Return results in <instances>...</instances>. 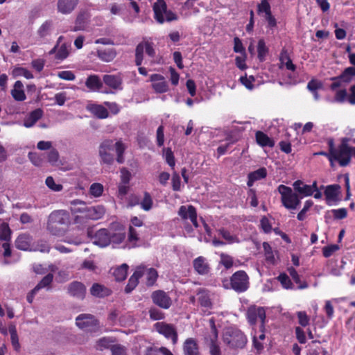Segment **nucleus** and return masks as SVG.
Listing matches in <instances>:
<instances>
[{"instance_id": "f257e3e1", "label": "nucleus", "mask_w": 355, "mask_h": 355, "mask_svg": "<svg viewBox=\"0 0 355 355\" xmlns=\"http://www.w3.org/2000/svg\"><path fill=\"white\" fill-rule=\"evenodd\" d=\"M115 147L116 153L117 155L116 161L119 164L124 162L123 153L125 150V146L121 141H116L114 144L111 139H106L103 141L99 146L98 153L101 162L107 164H111L114 162V155L112 151Z\"/></svg>"}, {"instance_id": "f03ea898", "label": "nucleus", "mask_w": 355, "mask_h": 355, "mask_svg": "<svg viewBox=\"0 0 355 355\" xmlns=\"http://www.w3.org/2000/svg\"><path fill=\"white\" fill-rule=\"evenodd\" d=\"M70 223L69 214L64 210H55L48 217L46 229L55 236L62 235Z\"/></svg>"}, {"instance_id": "7ed1b4c3", "label": "nucleus", "mask_w": 355, "mask_h": 355, "mask_svg": "<svg viewBox=\"0 0 355 355\" xmlns=\"http://www.w3.org/2000/svg\"><path fill=\"white\" fill-rule=\"evenodd\" d=\"M349 139L343 138L338 150L334 148V141L330 139L328 142L329 146V160L333 166L334 161H338L341 166H345L349 163Z\"/></svg>"}, {"instance_id": "20e7f679", "label": "nucleus", "mask_w": 355, "mask_h": 355, "mask_svg": "<svg viewBox=\"0 0 355 355\" xmlns=\"http://www.w3.org/2000/svg\"><path fill=\"white\" fill-rule=\"evenodd\" d=\"M225 289H233L237 293H243L249 288V277L243 270L234 272L228 280L225 279L222 282Z\"/></svg>"}, {"instance_id": "39448f33", "label": "nucleus", "mask_w": 355, "mask_h": 355, "mask_svg": "<svg viewBox=\"0 0 355 355\" xmlns=\"http://www.w3.org/2000/svg\"><path fill=\"white\" fill-rule=\"evenodd\" d=\"M224 343L232 349L243 348L247 343L245 336L238 329L226 328L223 334Z\"/></svg>"}, {"instance_id": "423d86ee", "label": "nucleus", "mask_w": 355, "mask_h": 355, "mask_svg": "<svg viewBox=\"0 0 355 355\" xmlns=\"http://www.w3.org/2000/svg\"><path fill=\"white\" fill-rule=\"evenodd\" d=\"M278 191L282 196V202L286 209H297V206L300 204V200L291 188L281 184L278 187Z\"/></svg>"}, {"instance_id": "0eeeda50", "label": "nucleus", "mask_w": 355, "mask_h": 355, "mask_svg": "<svg viewBox=\"0 0 355 355\" xmlns=\"http://www.w3.org/2000/svg\"><path fill=\"white\" fill-rule=\"evenodd\" d=\"M155 19L159 24L165 21H171L177 19V16L173 12L167 10L164 0H157L153 5Z\"/></svg>"}, {"instance_id": "6e6552de", "label": "nucleus", "mask_w": 355, "mask_h": 355, "mask_svg": "<svg viewBox=\"0 0 355 355\" xmlns=\"http://www.w3.org/2000/svg\"><path fill=\"white\" fill-rule=\"evenodd\" d=\"M76 325L83 331L96 332L100 330L98 320L92 314H80L76 318Z\"/></svg>"}, {"instance_id": "1a4fd4ad", "label": "nucleus", "mask_w": 355, "mask_h": 355, "mask_svg": "<svg viewBox=\"0 0 355 355\" xmlns=\"http://www.w3.org/2000/svg\"><path fill=\"white\" fill-rule=\"evenodd\" d=\"M246 317L251 325H254L258 320L261 322L260 328L263 329L266 322V311L263 307L250 306L246 312Z\"/></svg>"}, {"instance_id": "9d476101", "label": "nucleus", "mask_w": 355, "mask_h": 355, "mask_svg": "<svg viewBox=\"0 0 355 355\" xmlns=\"http://www.w3.org/2000/svg\"><path fill=\"white\" fill-rule=\"evenodd\" d=\"M155 329L166 338L171 339L173 345L176 344L178 341V332L173 324L164 322H158L155 324Z\"/></svg>"}, {"instance_id": "9b49d317", "label": "nucleus", "mask_w": 355, "mask_h": 355, "mask_svg": "<svg viewBox=\"0 0 355 355\" xmlns=\"http://www.w3.org/2000/svg\"><path fill=\"white\" fill-rule=\"evenodd\" d=\"M151 297L155 304L160 308L168 309L172 304V300L168 295L163 291H154Z\"/></svg>"}, {"instance_id": "f8f14e48", "label": "nucleus", "mask_w": 355, "mask_h": 355, "mask_svg": "<svg viewBox=\"0 0 355 355\" xmlns=\"http://www.w3.org/2000/svg\"><path fill=\"white\" fill-rule=\"evenodd\" d=\"M178 214L182 220H185L189 219L196 227H198V223L197 221V212L196 208L193 206H180L178 211Z\"/></svg>"}, {"instance_id": "ddd939ff", "label": "nucleus", "mask_w": 355, "mask_h": 355, "mask_svg": "<svg viewBox=\"0 0 355 355\" xmlns=\"http://www.w3.org/2000/svg\"><path fill=\"white\" fill-rule=\"evenodd\" d=\"M67 293L75 298L83 300L85 296L86 288L83 283L75 281L67 286Z\"/></svg>"}, {"instance_id": "4468645a", "label": "nucleus", "mask_w": 355, "mask_h": 355, "mask_svg": "<svg viewBox=\"0 0 355 355\" xmlns=\"http://www.w3.org/2000/svg\"><path fill=\"white\" fill-rule=\"evenodd\" d=\"M33 241V238L31 234L23 233L17 237L15 241V245L20 250L31 251Z\"/></svg>"}, {"instance_id": "2eb2a0df", "label": "nucleus", "mask_w": 355, "mask_h": 355, "mask_svg": "<svg viewBox=\"0 0 355 355\" xmlns=\"http://www.w3.org/2000/svg\"><path fill=\"white\" fill-rule=\"evenodd\" d=\"M150 80L153 82L152 87L157 93H164L168 90V86L164 77L160 74H152Z\"/></svg>"}, {"instance_id": "dca6fc26", "label": "nucleus", "mask_w": 355, "mask_h": 355, "mask_svg": "<svg viewBox=\"0 0 355 355\" xmlns=\"http://www.w3.org/2000/svg\"><path fill=\"white\" fill-rule=\"evenodd\" d=\"M145 274V267L139 266L128 280V283L125 286V291L127 293H130L137 285L139 279Z\"/></svg>"}, {"instance_id": "f3484780", "label": "nucleus", "mask_w": 355, "mask_h": 355, "mask_svg": "<svg viewBox=\"0 0 355 355\" xmlns=\"http://www.w3.org/2000/svg\"><path fill=\"white\" fill-rule=\"evenodd\" d=\"M110 232L106 229L97 231L93 238V243L100 247H106L110 243Z\"/></svg>"}, {"instance_id": "a211bd4d", "label": "nucleus", "mask_w": 355, "mask_h": 355, "mask_svg": "<svg viewBox=\"0 0 355 355\" xmlns=\"http://www.w3.org/2000/svg\"><path fill=\"white\" fill-rule=\"evenodd\" d=\"M105 213V209L102 205H97L87 207L86 214L83 217L90 220H98L101 218Z\"/></svg>"}, {"instance_id": "6ab92c4d", "label": "nucleus", "mask_w": 355, "mask_h": 355, "mask_svg": "<svg viewBox=\"0 0 355 355\" xmlns=\"http://www.w3.org/2000/svg\"><path fill=\"white\" fill-rule=\"evenodd\" d=\"M104 83L108 87L116 89H122V79L120 76L118 75H104L103 77Z\"/></svg>"}, {"instance_id": "aec40b11", "label": "nucleus", "mask_w": 355, "mask_h": 355, "mask_svg": "<svg viewBox=\"0 0 355 355\" xmlns=\"http://www.w3.org/2000/svg\"><path fill=\"white\" fill-rule=\"evenodd\" d=\"M96 55L101 60L110 62L116 58L117 52L114 48L100 49L97 50Z\"/></svg>"}, {"instance_id": "412c9836", "label": "nucleus", "mask_w": 355, "mask_h": 355, "mask_svg": "<svg viewBox=\"0 0 355 355\" xmlns=\"http://www.w3.org/2000/svg\"><path fill=\"white\" fill-rule=\"evenodd\" d=\"M195 270L200 275H206L209 271V266L203 257H198L193 261Z\"/></svg>"}, {"instance_id": "4be33fe9", "label": "nucleus", "mask_w": 355, "mask_h": 355, "mask_svg": "<svg viewBox=\"0 0 355 355\" xmlns=\"http://www.w3.org/2000/svg\"><path fill=\"white\" fill-rule=\"evenodd\" d=\"M78 0H58V9L62 14L72 12L77 6Z\"/></svg>"}, {"instance_id": "5701e85b", "label": "nucleus", "mask_w": 355, "mask_h": 355, "mask_svg": "<svg viewBox=\"0 0 355 355\" xmlns=\"http://www.w3.org/2000/svg\"><path fill=\"white\" fill-rule=\"evenodd\" d=\"M87 110L98 119H106L108 117V111L101 105L89 104L87 106Z\"/></svg>"}, {"instance_id": "b1692460", "label": "nucleus", "mask_w": 355, "mask_h": 355, "mask_svg": "<svg viewBox=\"0 0 355 355\" xmlns=\"http://www.w3.org/2000/svg\"><path fill=\"white\" fill-rule=\"evenodd\" d=\"M11 95L15 101H23L26 96L24 91V85L20 80L14 84V88L11 90Z\"/></svg>"}, {"instance_id": "393cba45", "label": "nucleus", "mask_w": 355, "mask_h": 355, "mask_svg": "<svg viewBox=\"0 0 355 355\" xmlns=\"http://www.w3.org/2000/svg\"><path fill=\"white\" fill-rule=\"evenodd\" d=\"M183 350L184 355H200L198 345L193 338H188L185 340Z\"/></svg>"}, {"instance_id": "a878e982", "label": "nucleus", "mask_w": 355, "mask_h": 355, "mask_svg": "<svg viewBox=\"0 0 355 355\" xmlns=\"http://www.w3.org/2000/svg\"><path fill=\"white\" fill-rule=\"evenodd\" d=\"M85 85L90 90L96 91L101 89L103 83L97 75H90L85 81Z\"/></svg>"}, {"instance_id": "bb28decb", "label": "nucleus", "mask_w": 355, "mask_h": 355, "mask_svg": "<svg viewBox=\"0 0 355 355\" xmlns=\"http://www.w3.org/2000/svg\"><path fill=\"white\" fill-rule=\"evenodd\" d=\"M90 293L97 297H104L110 293V291L104 286L95 283L90 288Z\"/></svg>"}, {"instance_id": "cd10ccee", "label": "nucleus", "mask_w": 355, "mask_h": 355, "mask_svg": "<svg viewBox=\"0 0 355 355\" xmlns=\"http://www.w3.org/2000/svg\"><path fill=\"white\" fill-rule=\"evenodd\" d=\"M70 209L72 214H83V216L86 214L87 207L84 201L80 200H73L69 202Z\"/></svg>"}, {"instance_id": "c85d7f7f", "label": "nucleus", "mask_w": 355, "mask_h": 355, "mask_svg": "<svg viewBox=\"0 0 355 355\" xmlns=\"http://www.w3.org/2000/svg\"><path fill=\"white\" fill-rule=\"evenodd\" d=\"M256 141L262 147H273L275 142L266 134L261 131H257L255 134Z\"/></svg>"}, {"instance_id": "c756f323", "label": "nucleus", "mask_w": 355, "mask_h": 355, "mask_svg": "<svg viewBox=\"0 0 355 355\" xmlns=\"http://www.w3.org/2000/svg\"><path fill=\"white\" fill-rule=\"evenodd\" d=\"M70 51L71 43L63 42L62 41L58 48V53H56L55 58L60 60L66 59L69 56Z\"/></svg>"}, {"instance_id": "7c9ffc66", "label": "nucleus", "mask_w": 355, "mask_h": 355, "mask_svg": "<svg viewBox=\"0 0 355 355\" xmlns=\"http://www.w3.org/2000/svg\"><path fill=\"white\" fill-rule=\"evenodd\" d=\"M293 187L295 191L304 196H311L313 194L312 187L304 184L302 181L297 180L293 183Z\"/></svg>"}, {"instance_id": "2f4dec72", "label": "nucleus", "mask_w": 355, "mask_h": 355, "mask_svg": "<svg viewBox=\"0 0 355 355\" xmlns=\"http://www.w3.org/2000/svg\"><path fill=\"white\" fill-rule=\"evenodd\" d=\"M43 112L41 109H36L31 112L24 121V126L32 127L42 116Z\"/></svg>"}, {"instance_id": "473e14b6", "label": "nucleus", "mask_w": 355, "mask_h": 355, "mask_svg": "<svg viewBox=\"0 0 355 355\" xmlns=\"http://www.w3.org/2000/svg\"><path fill=\"white\" fill-rule=\"evenodd\" d=\"M197 295L198 302L202 306L206 308L211 307V302L209 292L207 290L202 288L199 289L197 293Z\"/></svg>"}, {"instance_id": "72a5a7b5", "label": "nucleus", "mask_w": 355, "mask_h": 355, "mask_svg": "<svg viewBox=\"0 0 355 355\" xmlns=\"http://www.w3.org/2000/svg\"><path fill=\"white\" fill-rule=\"evenodd\" d=\"M267 175L265 168H259L248 175V186L252 187L253 183L259 180L264 178Z\"/></svg>"}, {"instance_id": "f704fd0d", "label": "nucleus", "mask_w": 355, "mask_h": 355, "mask_svg": "<svg viewBox=\"0 0 355 355\" xmlns=\"http://www.w3.org/2000/svg\"><path fill=\"white\" fill-rule=\"evenodd\" d=\"M114 340L110 337H103L96 341L94 348L98 351L112 347Z\"/></svg>"}, {"instance_id": "c9c22d12", "label": "nucleus", "mask_w": 355, "mask_h": 355, "mask_svg": "<svg viewBox=\"0 0 355 355\" xmlns=\"http://www.w3.org/2000/svg\"><path fill=\"white\" fill-rule=\"evenodd\" d=\"M340 187L338 184L329 185L326 187L324 195L328 200H335L339 193Z\"/></svg>"}, {"instance_id": "e433bc0d", "label": "nucleus", "mask_w": 355, "mask_h": 355, "mask_svg": "<svg viewBox=\"0 0 355 355\" xmlns=\"http://www.w3.org/2000/svg\"><path fill=\"white\" fill-rule=\"evenodd\" d=\"M50 249L51 247L46 241L39 240L37 242L33 241L31 251H39L43 253H48L49 252Z\"/></svg>"}, {"instance_id": "4c0bfd02", "label": "nucleus", "mask_w": 355, "mask_h": 355, "mask_svg": "<svg viewBox=\"0 0 355 355\" xmlns=\"http://www.w3.org/2000/svg\"><path fill=\"white\" fill-rule=\"evenodd\" d=\"M12 231L6 223L0 225V240L5 242H10L11 239Z\"/></svg>"}, {"instance_id": "58836bf2", "label": "nucleus", "mask_w": 355, "mask_h": 355, "mask_svg": "<svg viewBox=\"0 0 355 355\" xmlns=\"http://www.w3.org/2000/svg\"><path fill=\"white\" fill-rule=\"evenodd\" d=\"M209 324L211 327L210 333L205 338L209 343V345L212 343H218V331L216 328L214 320L213 319L209 320Z\"/></svg>"}, {"instance_id": "ea45409f", "label": "nucleus", "mask_w": 355, "mask_h": 355, "mask_svg": "<svg viewBox=\"0 0 355 355\" xmlns=\"http://www.w3.org/2000/svg\"><path fill=\"white\" fill-rule=\"evenodd\" d=\"M128 266L127 264L123 263L121 266L114 269L113 275L116 281H123L126 278Z\"/></svg>"}, {"instance_id": "a19ab883", "label": "nucleus", "mask_w": 355, "mask_h": 355, "mask_svg": "<svg viewBox=\"0 0 355 355\" xmlns=\"http://www.w3.org/2000/svg\"><path fill=\"white\" fill-rule=\"evenodd\" d=\"M87 15L85 13H80L78 15L76 20V24L73 28V31H77L84 30L87 24Z\"/></svg>"}, {"instance_id": "79ce46f5", "label": "nucleus", "mask_w": 355, "mask_h": 355, "mask_svg": "<svg viewBox=\"0 0 355 355\" xmlns=\"http://www.w3.org/2000/svg\"><path fill=\"white\" fill-rule=\"evenodd\" d=\"M145 43L140 42L135 49V63L137 66H140L144 60Z\"/></svg>"}, {"instance_id": "37998d69", "label": "nucleus", "mask_w": 355, "mask_h": 355, "mask_svg": "<svg viewBox=\"0 0 355 355\" xmlns=\"http://www.w3.org/2000/svg\"><path fill=\"white\" fill-rule=\"evenodd\" d=\"M218 232L228 243L239 242V239L236 236L231 234L229 231L224 228L218 230Z\"/></svg>"}, {"instance_id": "c03bdc74", "label": "nucleus", "mask_w": 355, "mask_h": 355, "mask_svg": "<svg viewBox=\"0 0 355 355\" xmlns=\"http://www.w3.org/2000/svg\"><path fill=\"white\" fill-rule=\"evenodd\" d=\"M53 279V275L52 273H49L42 278V279L37 284L35 288L38 291L44 288H47V289H49V286L51 284Z\"/></svg>"}, {"instance_id": "a18cd8bd", "label": "nucleus", "mask_w": 355, "mask_h": 355, "mask_svg": "<svg viewBox=\"0 0 355 355\" xmlns=\"http://www.w3.org/2000/svg\"><path fill=\"white\" fill-rule=\"evenodd\" d=\"M146 355H173L166 347L150 348L147 350Z\"/></svg>"}, {"instance_id": "49530a36", "label": "nucleus", "mask_w": 355, "mask_h": 355, "mask_svg": "<svg viewBox=\"0 0 355 355\" xmlns=\"http://www.w3.org/2000/svg\"><path fill=\"white\" fill-rule=\"evenodd\" d=\"M355 76V67H349L346 68L340 78L343 80V82L349 83L351 81L353 77Z\"/></svg>"}, {"instance_id": "de8ad7c7", "label": "nucleus", "mask_w": 355, "mask_h": 355, "mask_svg": "<svg viewBox=\"0 0 355 355\" xmlns=\"http://www.w3.org/2000/svg\"><path fill=\"white\" fill-rule=\"evenodd\" d=\"M258 58L260 61H263L268 49L266 46L265 42L263 39L259 40L257 46Z\"/></svg>"}, {"instance_id": "09e8293b", "label": "nucleus", "mask_w": 355, "mask_h": 355, "mask_svg": "<svg viewBox=\"0 0 355 355\" xmlns=\"http://www.w3.org/2000/svg\"><path fill=\"white\" fill-rule=\"evenodd\" d=\"M146 270L147 275V285L153 286L157 280V272L155 269L150 268L148 269L145 268V271Z\"/></svg>"}, {"instance_id": "8fccbe9b", "label": "nucleus", "mask_w": 355, "mask_h": 355, "mask_svg": "<svg viewBox=\"0 0 355 355\" xmlns=\"http://www.w3.org/2000/svg\"><path fill=\"white\" fill-rule=\"evenodd\" d=\"M52 27V23L50 21H46L41 25L37 31L38 35L41 37H44L49 34Z\"/></svg>"}, {"instance_id": "3c124183", "label": "nucleus", "mask_w": 355, "mask_h": 355, "mask_svg": "<svg viewBox=\"0 0 355 355\" xmlns=\"http://www.w3.org/2000/svg\"><path fill=\"white\" fill-rule=\"evenodd\" d=\"M48 161L53 166L59 164V153L55 148H51L48 153Z\"/></svg>"}, {"instance_id": "603ef678", "label": "nucleus", "mask_w": 355, "mask_h": 355, "mask_svg": "<svg viewBox=\"0 0 355 355\" xmlns=\"http://www.w3.org/2000/svg\"><path fill=\"white\" fill-rule=\"evenodd\" d=\"M141 208L145 211H149L153 206V200L148 192L144 193V196L140 203Z\"/></svg>"}, {"instance_id": "864d4df0", "label": "nucleus", "mask_w": 355, "mask_h": 355, "mask_svg": "<svg viewBox=\"0 0 355 355\" xmlns=\"http://www.w3.org/2000/svg\"><path fill=\"white\" fill-rule=\"evenodd\" d=\"M45 183L50 189L54 191H60L63 188L62 184H56L54 181V179L51 176L46 178Z\"/></svg>"}, {"instance_id": "5fc2aeb1", "label": "nucleus", "mask_w": 355, "mask_h": 355, "mask_svg": "<svg viewBox=\"0 0 355 355\" xmlns=\"http://www.w3.org/2000/svg\"><path fill=\"white\" fill-rule=\"evenodd\" d=\"M13 74L16 76H24L27 79L33 78V75L28 69L22 67L16 68L13 71Z\"/></svg>"}, {"instance_id": "6e6d98bb", "label": "nucleus", "mask_w": 355, "mask_h": 355, "mask_svg": "<svg viewBox=\"0 0 355 355\" xmlns=\"http://www.w3.org/2000/svg\"><path fill=\"white\" fill-rule=\"evenodd\" d=\"M125 237V234L124 232L110 233V243L119 244L124 240Z\"/></svg>"}, {"instance_id": "4d7b16f0", "label": "nucleus", "mask_w": 355, "mask_h": 355, "mask_svg": "<svg viewBox=\"0 0 355 355\" xmlns=\"http://www.w3.org/2000/svg\"><path fill=\"white\" fill-rule=\"evenodd\" d=\"M263 248L265 252L266 259L267 261H270V263H274L275 261V257L273 255V252L272 251V248L269 243L264 242L263 243Z\"/></svg>"}, {"instance_id": "13d9d810", "label": "nucleus", "mask_w": 355, "mask_h": 355, "mask_svg": "<svg viewBox=\"0 0 355 355\" xmlns=\"http://www.w3.org/2000/svg\"><path fill=\"white\" fill-rule=\"evenodd\" d=\"M103 191L102 184L99 183H94L90 186L89 192L91 195L95 197H99L101 196Z\"/></svg>"}, {"instance_id": "bf43d9fd", "label": "nucleus", "mask_w": 355, "mask_h": 355, "mask_svg": "<svg viewBox=\"0 0 355 355\" xmlns=\"http://www.w3.org/2000/svg\"><path fill=\"white\" fill-rule=\"evenodd\" d=\"M220 263L224 266L226 269H229L233 266V259L230 255L222 253Z\"/></svg>"}, {"instance_id": "052dcab7", "label": "nucleus", "mask_w": 355, "mask_h": 355, "mask_svg": "<svg viewBox=\"0 0 355 355\" xmlns=\"http://www.w3.org/2000/svg\"><path fill=\"white\" fill-rule=\"evenodd\" d=\"M28 159L35 166H41L43 162L42 158L36 153H29L28 155Z\"/></svg>"}, {"instance_id": "680f3d73", "label": "nucleus", "mask_w": 355, "mask_h": 355, "mask_svg": "<svg viewBox=\"0 0 355 355\" xmlns=\"http://www.w3.org/2000/svg\"><path fill=\"white\" fill-rule=\"evenodd\" d=\"M339 249V246L338 245H330L323 248L322 252L324 257L327 258L331 257L334 252L337 251Z\"/></svg>"}, {"instance_id": "e2e57ef3", "label": "nucleus", "mask_w": 355, "mask_h": 355, "mask_svg": "<svg viewBox=\"0 0 355 355\" xmlns=\"http://www.w3.org/2000/svg\"><path fill=\"white\" fill-rule=\"evenodd\" d=\"M149 314L150 318L154 320H161L164 317V313L157 308H151L149 310Z\"/></svg>"}, {"instance_id": "0e129e2a", "label": "nucleus", "mask_w": 355, "mask_h": 355, "mask_svg": "<svg viewBox=\"0 0 355 355\" xmlns=\"http://www.w3.org/2000/svg\"><path fill=\"white\" fill-rule=\"evenodd\" d=\"M299 324L302 327H306L309 323V317L304 311H298L297 313Z\"/></svg>"}, {"instance_id": "69168bd1", "label": "nucleus", "mask_w": 355, "mask_h": 355, "mask_svg": "<svg viewBox=\"0 0 355 355\" xmlns=\"http://www.w3.org/2000/svg\"><path fill=\"white\" fill-rule=\"evenodd\" d=\"M313 205L311 200H307L305 202L303 209L298 213L297 219L299 220H303L305 218V214L310 207Z\"/></svg>"}, {"instance_id": "338daca9", "label": "nucleus", "mask_w": 355, "mask_h": 355, "mask_svg": "<svg viewBox=\"0 0 355 355\" xmlns=\"http://www.w3.org/2000/svg\"><path fill=\"white\" fill-rule=\"evenodd\" d=\"M111 351L112 355H126V349L121 345H113Z\"/></svg>"}, {"instance_id": "774afa93", "label": "nucleus", "mask_w": 355, "mask_h": 355, "mask_svg": "<svg viewBox=\"0 0 355 355\" xmlns=\"http://www.w3.org/2000/svg\"><path fill=\"white\" fill-rule=\"evenodd\" d=\"M58 76L65 80H73L76 78L74 73L71 71H62L58 72Z\"/></svg>"}]
</instances>
